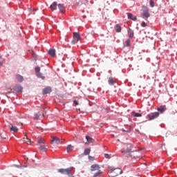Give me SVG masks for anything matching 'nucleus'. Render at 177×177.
Instances as JSON below:
<instances>
[{
  "label": "nucleus",
  "mask_w": 177,
  "mask_h": 177,
  "mask_svg": "<svg viewBox=\"0 0 177 177\" xmlns=\"http://www.w3.org/2000/svg\"><path fill=\"white\" fill-rule=\"evenodd\" d=\"M91 172L97 171V172L94 173L93 177H99V176H102V175H103V171H102V170H100V166H99V165H97V164L92 165L91 166Z\"/></svg>",
  "instance_id": "nucleus-1"
},
{
  "label": "nucleus",
  "mask_w": 177,
  "mask_h": 177,
  "mask_svg": "<svg viewBox=\"0 0 177 177\" xmlns=\"http://www.w3.org/2000/svg\"><path fill=\"white\" fill-rule=\"evenodd\" d=\"M122 172V170L120 168H113V167H111V172H110V175L112 177H115V176H118V175H121Z\"/></svg>",
  "instance_id": "nucleus-2"
},
{
  "label": "nucleus",
  "mask_w": 177,
  "mask_h": 177,
  "mask_svg": "<svg viewBox=\"0 0 177 177\" xmlns=\"http://www.w3.org/2000/svg\"><path fill=\"white\" fill-rule=\"evenodd\" d=\"M73 171V167H68L66 169H59L58 172L62 175H70Z\"/></svg>",
  "instance_id": "nucleus-3"
},
{
  "label": "nucleus",
  "mask_w": 177,
  "mask_h": 177,
  "mask_svg": "<svg viewBox=\"0 0 177 177\" xmlns=\"http://www.w3.org/2000/svg\"><path fill=\"white\" fill-rule=\"evenodd\" d=\"M160 116V113L154 112L148 115L149 121H152V120H156V118H158Z\"/></svg>",
  "instance_id": "nucleus-4"
},
{
  "label": "nucleus",
  "mask_w": 177,
  "mask_h": 177,
  "mask_svg": "<svg viewBox=\"0 0 177 177\" xmlns=\"http://www.w3.org/2000/svg\"><path fill=\"white\" fill-rule=\"evenodd\" d=\"M59 145L60 143V139L57 137H53L51 140V145Z\"/></svg>",
  "instance_id": "nucleus-5"
},
{
  "label": "nucleus",
  "mask_w": 177,
  "mask_h": 177,
  "mask_svg": "<svg viewBox=\"0 0 177 177\" xmlns=\"http://www.w3.org/2000/svg\"><path fill=\"white\" fill-rule=\"evenodd\" d=\"M48 53L50 56H51V57H55V56H56V50L51 48L48 50Z\"/></svg>",
  "instance_id": "nucleus-6"
},
{
  "label": "nucleus",
  "mask_w": 177,
  "mask_h": 177,
  "mask_svg": "<svg viewBox=\"0 0 177 177\" xmlns=\"http://www.w3.org/2000/svg\"><path fill=\"white\" fill-rule=\"evenodd\" d=\"M52 92V88L47 86L44 89H43V95H48V93H50Z\"/></svg>",
  "instance_id": "nucleus-7"
},
{
  "label": "nucleus",
  "mask_w": 177,
  "mask_h": 177,
  "mask_svg": "<svg viewBox=\"0 0 177 177\" xmlns=\"http://www.w3.org/2000/svg\"><path fill=\"white\" fill-rule=\"evenodd\" d=\"M58 6V9H59V11L61 12V13H64V12H66V8H64V5L59 3L57 5Z\"/></svg>",
  "instance_id": "nucleus-8"
},
{
  "label": "nucleus",
  "mask_w": 177,
  "mask_h": 177,
  "mask_svg": "<svg viewBox=\"0 0 177 177\" xmlns=\"http://www.w3.org/2000/svg\"><path fill=\"white\" fill-rule=\"evenodd\" d=\"M158 111H160L161 113L167 111V106L161 105L159 108H158Z\"/></svg>",
  "instance_id": "nucleus-9"
},
{
  "label": "nucleus",
  "mask_w": 177,
  "mask_h": 177,
  "mask_svg": "<svg viewBox=\"0 0 177 177\" xmlns=\"http://www.w3.org/2000/svg\"><path fill=\"white\" fill-rule=\"evenodd\" d=\"M22 141L27 143V145H31V140L28 138L27 135H25V137L22 138Z\"/></svg>",
  "instance_id": "nucleus-10"
},
{
  "label": "nucleus",
  "mask_w": 177,
  "mask_h": 177,
  "mask_svg": "<svg viewBox=\"0 0 177 177\" xmlns=\"http://www.w3.org/2000/svg\"><path fill=\"white\" fill-rule=\"evenodd\" d=\"M50 9L51 10H57V3L54 1L50 6Z\"/></svg>",
  "instance_id": "nucleus-11"
},
{
  "label": "nucleus",
  "mask_w": 177,
  "mask_h": 177,
  "mask_svg": "<svg viewBox=\"0 0 177 177\" xmlns=\"http://www.w3.org/2000/svg\"><path fill=\"white\" fill-rule=\"evenodd\" d=\"M73 38L77 40V41L81 40V36L78 32H73Z\"/></svg>",
  "instance_id": "nucleus-12"
},
{
  "label": "nucleus",
  "mask_w": 177,
  "mask_h": 177,
  "mask_svg": "<svg viewBox=\"0 0 177 177\" xmlns=\"http://www.w3.org/2000/svg\"><path fill=\"white\" fill-rule=\"evenodd\" d=\"M127 17H128V19H130V20H133V21H136V20H137L136 16L133 17L132 13H128Z\"/></svg>",
  "instance_id": "nucleus-13"
},
{
  "label": "nucleus",
  "mask_w": 177,
  "mask_h": 177,
  "mask_svg": "<svg viewBox=\"0 0 177 177\" xmlns=\"http://www.w3.org/2000/svg\"><path fill=\"white\" fill-rule=\"evenodd\" d=\"M133 146H132V145L131 144H127V148H124V150H127V152H131L132 153V149H133Z\"/></svg>",
  "instance_id": "nucleus-14"
},
{
  "label": "nucleus",
  "mask_w": 177,
  "mask_h": 177,
  "mask_svg": "<svg viewBox=\"0 0 177 177\" xmlns=\"http://www.w3.org/2000/svg\"><path fill=\"white\" fill-rule=\"evenodd\" d=\"M122 153H123V156H124V157H129V156H131V151H127L126 149H123L122 151Z\"/></svg>",
  "instance_id": "nucleus-15"
},
{
  "label": "nucleus",
  "mask_w": 177,
  "mask_h": 177,
  "mask_svg": "<svg viewBox=\"0 0 177 177\" xmlns=\"http://www.w3.org/2000/svg\"><path fill=\"white\" fill-rule=\"evenodd\" d=\"M39 150H40V151H46V150H48V148H46V146L44 145H41L40 147H39Z\"/></svg>",
  "instance_id": "nucleus-16"
},
{
  "label": "nucleus",
  "mask_w": 177,
  "mask_h": 177,
  "mask_svg": "<svg viewBox=\"0 0 177 177\" xmlns=\"http://www.w3.org/2000/svg\"><path fill=\"white\" fill-rule=\"evenodd\" d=\"M142 16L146 17L147 19H149V17L150 16V13H149V10H145L142 13Z\"/></svg>",
  "instance_id": "nucleus-17"
},
{
  "label": "nucleus",
  "mask_w": 177,
  "mask_h": 177,
  "mask_svg": "<svg viewBox=\"0 0 177 177\" xmlns=\"http://www.w3.org/2000/svg\"><path fill=\"white\" fill-rule=\"evenodd\" d=\"M16 78L17 80V81H19V82H23L24 81V78H23V76L20 75H16Z\"/></svg>",
  "instance_id": "nucleus-18"
},
{
  "label": "nucleus",
  "mask_w": 177,
  "mask_h": 177,
  "mask_svg": "<svg viewBox=\"0 0 177 177\" xmlns=\"http://www.w3.org/2000/svg\"><path fill=\"white\" fill-rule=\"evenodd\" d=\"M128 33H129V38H133V31H132V30L131 28L128 29Z\"/></svg>",
  "instance_id": "nucleus-19"
},
{
  "label": "nucleus",
  "mask_w": 177,
  "mask_h": 177,
  "mask_svg": "<svg viewBox=\"0 0 177 177\" xmlns=\"http://www.w3.org/2000/svg\"><path fill=\"white\" fill-rule=\"evenodd\" d=\"M10 125H11V127H10L11 132H17V131H19V129H17V127H14L12 124H10Z\"/></svg>",
  "instance_id": "nucleus-20"
},
{
  "label": "nucleus",
  "mask_w": 177,
  "mask_h": 177,
  "mask_svg": "<svg viewBox=\"0 0 177 177\" xmlns=\"http://www.w3.org/2000/svg\"><path fill=\"white\" fill-rule=\"evenodd\" d=\"M115 31L116 32H121V26L119 24L115 26Z\"/></svg>",
  "instance_id": "nucleus-21"
},
{
  "label": "nucleus",
  "mask_w": 177,
  "mask_h": 177,
  "mask_svg": "<svg viewBox=\"0 0 177 177\" xmlns=\"http://www.w3.org/2000/svg\"><path fill=\"white\" fill-rule=\"evenodd\" d=\"M38 143H39V145H40V146H41V145H44L45 144V140L44 138H39L38 140Z\"/></svg>",
  "instance_id": "nucleus-22"
},
{
  "label": "nucleus",
  "mask_w": 177,
  "mask_h": 177,
  "mask_svg": "<svg viewBox=\"0 0 177 177\" xmlns=\"http://www.w3.org/2000/svg\"><path fill=\"white\" fill-rule=\"evenodd\" d=\"M73 146L68 145L66 148L67 153H70V151H73Z\"/></svg>",
  "instance_id": "nucleus-23"
},
{
  "label": "nucleus",
  "mask_w": 177,
  "mask_h": 177,
  "mask_svg": "<svg viewBox=\"0 0 177 177\" xmlns=\"http://www.w3.org/2000/svg\"><path fill=\"white\" fill-rule=\"evenodd\" d=\"M109 84L110 85H114V80H113V77H109Z\"/></svg>",
  "instance_id": "nucleus-24"
},
{
  "label": "nucleus",
  "mask_w": 177,
  "mask_h": 177,
  "mask_svg": "<svg viewBox=\"0 0 177 177\" xmlns=\"http://www.w3.org/2000/svg\"><path fill=\"white\" fill-rule=\"evenodd\" d=\"M132 115L133 117H142V114L139 113H133Z\"/></svg>",
  "instance_id": "nucleus-25"
},
{
  "label": "nucleus",
  "mask_w": 177,
  "mask_h": 177,
  "mask_svg": "<svg viewBox=\"0 0 177 177\" xmlns=\"http://www.w3.org/2000/svg\"><path fill=\"white\" fill-rule=\"evenodd\" d=\"M86 139L87 140V142H88V143H91V142H92V140H93V139L88 136H86Z\"/></svg>",
  "instance_id": "nucleus-26"
},
{
  "label": "nucleus",
  "mask_w": 177,
  "mask_h": 177,
  "mask_svg": "<svg viewBox=\"0 0 177 177\" xmlns=\"http://www.w3.org/2000/svg\"><path fill=\"white\" fill-rule=\"evenodd\" d=\"M89 153H91V149H86L84 150L85 156H88V154H89Z\"/></svg>",
  "instance_id": "nucleus-27"
},
{
  "label": "nucleus",
  "mask_w": 177,
  "mask_h": 177,
  "mask_svg": "<svg viewBox=\"0 0 177 177\" xmlns=\"http://www.w3.org/2000/svg\"><path fill=\"white\" fill-rule=\"evenodd\" d=\"M22 88H21V86H17V87H16V91H17V92H21V91H22Z\"/></svg>",
  "instance_id": "nucleus-28"
},
{
  "label": "nucleus",
  "mask_w": 177,
  "mask_h": 177,
  "mask_svg": "<svg viewBox=\"0 0 177 177\" xmlns=\"http://www.w3.org/2000/svg\"><path fill=\"white\" fill-rule=\"evenodd\" d=\"M41 117V113L38 112L37 113L35 114V120H38Z\"/></svg>",
  "instance_id": "nucleus-29"
},
{
  "label": "nucleus",
  "mask_w": 177,
  "mask_h": 177,
  "mask_svg": "<svg viewBox=\"0 0 177 177\" xmlns=\"http://www.w3.org/2000/svg\"><path fill=\"white\" fill-rule=\"evenodd\" d=\"M149 5L151 8H154V1H153V0H150Z\"/></svg>",
  "instance_id": "nucleus-30"
},
{
  "label": "nucleus",
  "mask_w": 177,
  "mask_h": 177,
  "mask_svg": "<svg viewBox=\"0 0 177 177\" xmlns=\"http://www.w3.org/2000/svg\"><path fill=\"white\" fill-rule=\"evenodd\" d=\"M0 136H1V139H6V138H8V136L3 133L0 134Z\"/></svg>",
  "instance_id": "nucleus-31"
},
{
  "label": "nucleus",
  "mask_w": 177,
  "mask_h": 177,
  "mask_svg": "<svg viewBox=\"0 0 177 177\" xmlns=\"http://www.w3.org/2000/svg\"><path fill=\"white\" fill-rule=\"evenodd\" d=\"M35 70L36 73H39V71H41V68H39V66H37L35 68Z\"/></svg>",
  "instance_id": "nucleus-32"
},
{
  "label": "nucleus",
  "mask_w": 177,
  "mask_h": 177,
  "mask_svg": "<svg viewBox=\"0 0 177 177\" xmlns=\"http://www.w3.org/2000/svg\"><path fill=\"white\" fill-rule=\"evenodd\" d=\"M141 26H142V27H147V24H146V22L142 21V22L141 23Z\"/></svg>",
  "instance_id": "nucleus-33"
},
{
  "label": "nucleus",
  "mask_w": 177,
  "mask_h": 177,
  "mask_svg": "<svg viewBox=\"0 0 177 177\" xmlns=\"http://www.w3.org/2000/svg\"><path fill=\"white\" fill-rule=\"evenodd\" d=\"M104 157H105V158H108V159L111 158L110 155L109 153H105Z\"/></svg>",
  "instance_id": "nucleus-34"
},
{
  "label": "nucleus",
  "mask_w": 177,
  "mask_h": 177,
  "mask_svg": "<svg viewBox=\"0 0 177 177\" xmlns=\"http://www.w3.org/2000/svg\"><path fill=\"white\" fill-rule=\"evenodd\" d=\"M126 44H127V46H129V44H131V40L127 39V40L126 41Z\"/></svg>",
  "instance_id": "nucleus-35"
},
{
  "label": "nucleus",
  "mask_w": 177,
  "mask_h": 177,
  "mask_svg": "<svg viewBox=\"0 0 177 177\" xmlns=\"http://www.w3.org/2000/svg\"><path fill=\"white\" fill-rule=\"evenodd\" d=\"M88 159L90 161H93L95 160V158L92 156H88Z\"/></svg>",
  "instance_id": "nucleus-36"
},
{
  "label": "nucleus",
  "mask_w": 177,
  "mask_h": 177,
  "mask_svg": "<svg viewBox=\"0 0 177 177\" xmlns=\"http://www.w3.org/2000/svg\"><path fill=\"white\" fill-rule=\"evenodd\" d=\"M73 102L75 104L76 106H78L80 104V102L77 100L73 101Z\"/></svg>",
  "instance_id": "nucleus-37"
},
{
  "label": "nucleus",
  "mask_w": 177,
  "mask_h": 177,
  "mask_svg": "<svg viewBox=\"0 0 177 177\" xmlns=\"http://www.w3.org/2000/svg\"><path fill=\"white\" fill-rule=\"evenodd\" d=\"M77 42H78V41H77V39H76V40H73V41H72V44H77Z\"/></svg>",
  "instance_id": "nucleus-38"
},
{
  "label": "nucleus",
  "mask_w": 177,
  "mask_h": 177,
  "mask_svg": "<svg viewBox=\"0 0 177 177\" xmlns=\"http://www.w3.org/2000/svg\"><path fill=\"white\" fill-rule=\"evenodd\" d=\"M173 136H177V131H174V132L173 133Z\"/></svg>",
  "instance_id": "nucleus-39"
},
{
  "label": "nucleus",
  "mask_w": 177,
  "mask_h": 177,
  "mask_svg": "<svg viewBox=\"0 0 177 177\" xmlns=\"http://www.w3.org/2000/svg\"><path fill=\"white\" fill-rule=\"evenodd\" d=\"M1 66H3V62H2V61H0V67H1Z\"/></svg>",
  "instance_id": "nucleus-40"
},
{
  "label": "nucleus",
  "mask_w": 177,
  "mask_h": 177,
  "mask_svg": "<svg viewBox=\"0 0 177 177\" xmlns=\"http://www.w3.org/2000/svg\"><path fill=\"white\" fill-rule=\"evenodd\" d=\"M41 78H42V80H45V77H42Z\"/></svg>",
  "instance_id": "nucleus-41"
},
{
  "label": "nucleus",
  "mask_w": 177,
  "mask_h": 177,
  "mask_svg": "<svg viewBox=\"0 0 177 177\" xmlns=\"http://www.w3.org/2000/svg\"><path fill=\"white\" fill-rule=\"evenodd\" d=\"M1 57L0 56V59H1Z\"/></svg>",
  "instance_id": "nucleus-42"
}]
</instances>
